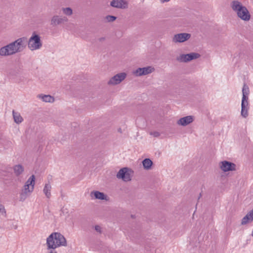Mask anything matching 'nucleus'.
Masks as SVG:
<instances>
[{"label": "nucleus", "mask_w": 253, "mask_h": 253, "mask_svg": "<svg viewBox=\"0 0 253 253\" xmlns=\"http://www.w3.org/2000/svg\"><path fill=\"white\" fill-rule=\"evenodd\" d=\"M46 249H56L60 247L67 246V240L65 236L60 232L51 233L46 239Z\"/></svg>", "instance_id": "1"}, {"label": "nucleus", "mask_w": 253, "mask_h": 253, "mask_svg": "<svg viewBox=\"0 0 253 253\" xmlns=\"http://www.w3.org/2000/svg\"><path fill=\"white\" fill-rule=\"evenodd\" d=\"M230 6L240 19L246 22L250 20L251 16L249 11L241 2L233 0L231 2Z\"/></svg>", "instance_id": "2"}, {"label": "nucleus", "mask_w": 253, "mask_h": 253, "mask_svg": "<svg viewBox=\"0 0 253 253\" xmlns=\"http://www.w3.org/2000/svg\"><path fill=\"white\" fill-rule=\"evenodd\" d=\"M36 184L34 175H31L24 183L20 193V200L25 201L33 192Z\"/></svg>", "instance_id": "3"}, {"label": "nucleus", "mask_w": 253, "mask_h": 253, "mask_svg": "<svg viewBox=\"0 0 253 253\" xmlns=\"http://www.w3.org/2000/svg\"><path fill=\"white\" fill-rule=\"evenodd\" d=\"M242 92L241 116L243 118H247L249 116L250 109L249 94L250 92L249 87L247 84H244Z\"/></svg>", "instance_id": "4"}, {"label": "nucleus", "mask_w": 253, "mask_h": 253, "mask_svg": "<svg viewBox=\"0 0 253 253\" xmlns=\"http://www.w3.org/2000/svg\"><path fill=\"white\" fill-rule=\"evenodd\" d=\"M27 45L28 49L31 51L41 49L42 47V37L37 32H33L28 39Z\"/></svg>", "instance_id": "5"}, {"label": "nucleus", "mask_w": 253, "mask_h": 253, "mask_svg": "<svg viewBox=\"0 0 253 253\" xmlns=\"http://www.w3.org/2000/svg\"><path fill=\"white\" fill-rule=\"evenodd\" d=\"M127 74L125 72H118L113 75L107 81V85L110 86H114L121 84L126 80Z\"/></svg>", "instance_id": "6"}, {"label": "nucleus", "mask_w": 253, "mask_h": 253, "mask_svg": "<svg viewBox=\"0 0 253 253\" xmlns=\"http://www.w3.org/2000/svg\"><path fill=\"white\" fill-rule=\"evenodd\" d=\"M26 41L25 37H21L9 43L15 54L22 52L25 49Z\"/></svg>", "instance_id": "7"}, {"label": "nucleus", "mask_w": 253, "mask_h": 253, "mask_svg": "<svg viewBox=\"0 0 253 253\" xmlns=\"http://www.w3.org/2000/svg\"><path fill=\"white\" fill-rule=\"evenodd\" d=\"M218 166L220 170L224 173H229L237 170L236 165L234 163L226 160L219 162Z\"/></svg>", "instance_id": "8"}, {"label": "nucleus", "mask_w": 253, "mask_h": 253, "mask_svg": "<svg viewBox=\"0 0 253 253\" xmlns=\"http://www.w3.org/2000/svg\"><path fill=\"white\" fill-rule=\"evenodd\" d=\"M133 175V171L127 168H123L118 172L117 178L125 182H128L131 180Z\"/></svg>", "instance_id": "9"}, {"label": "nucleus", "mask_w": 253, "mask_h": 253, "mask_svg": "<svg viewBox=\"0 0 253 253\" xmlns=\"http://www.w3.org/2000/svg\"><path fill=\"white\" fill-rule=\"evenodd\" d=\"M155 68L153 66H148L144 67H139L134 70L132 73L135 77L147 76L154 72Z\"/></svg>", "instance_id": "10"}, {"label": "nucleus", "mask_w": 253, "mask_h": 253, "mask_svg": "<svg viewBox=\"0 0 253 253\" xmlns=\"http://www.w3.org/2000/svg\"><path fill=\"white\" fill-rule=\"evenodd\" d=\"M68 21V19L65 16L54 15L50 19V25L52 27H56L63 25Z\"/></svg>", "instance_id": "11"}, {"label": "nucleus", "mask_w": 253, "mask_h": 253, "mask_svg": "<svg viewBox=\"0 0 253 253\" xmlns=\"http://www.w3.org/2000/svg\"><path fill=\"white\" fill-rule=\"evenodd\" d=\"M200 57V54L196 52H191L188 54H181L176 57L179 62L186 63L193 60L197 59Z\"/></svg>", "instance_id": "12"}, {"label": "nucleus", "mask_w": 253, "mask_h": 253, "mask_svg": "<svg viewBox=\"0 0 253 253\" xmlns=\"http://www.w3.org/2000/svg\"><path fill=\"white\" fill-rule=\"evenodd\" d=\"M191 37V35L188 33H180L173 35L172 42L174 43H183L188 41Z\"/></svg>", "instance_id": "13"}, {"label": "nucleus", "mask_w": 253, "mask_h": 253, "mask_svg": "<svg viewBox=\"0 0 253 253\" xmlns=\"http://www.w3.org/2000/svg\"><path fill=\"white\" fill-rule=\"evenodd\" d=\"M194 121V117L189 115L180 118L176 121V124L180 126H186L192 124Z\"/></svg>", "instance_id": "14"}, {"label": "nucleus", "mask_w": 253, "mask_h": 253, "mask_svg": "<svg viewBox=\"0 0 253 253\" xmlns=\"http://www.w3.org/2000/svg\"><path fill=\"white\" fill-rule=\"evenodd\" d=\"M90 195L92 199L104 200L105 201L109 200V197L107 195L99 191H93L91 192Z\"/></svg>", "instance_id": "15"}, {"label": "nucleus", "mask_w": 253, "mask_h": 253, "mask_svg": "<svg viewBox=\"0 0 253 253\" xmlns=\"http://www.w3.org/2000/svg\"><path fill=\"white\" fill-rule=\"evenodd\" d=\"M9 43L0 48V56L8 57L14 55Z\"/></svg>", "instance_id": "16"}, {"label": "nucleus", "mask_w": 253, "mask_h": 253, "mask_svg": "<svg viewBox=\"0 0 253 253\" xmlns=\"http://www.w3.org/2000/svg\"><path fill=\"white\" fill-rule=\"evenodd\" d=\"M110 5L111 6L118 8H126L127 7V3L124 0H113Z\"/></svg>", "instance_id": "17"}, {"label": "nucleus", "mask_w": 253, "mask_h": 253, "mask_svg": "<svg viewBox=\"0 0 253 253\" xmlns=\"http://www.w3.org/2000/svg\"><path fill=\"white\" fill-rule=\"evenodd\" d=\"M253 221V209L249 211L247 214L242 219L241 224L245 225Z\"/></svg>", "instance_id": "18"}, {"label": "nucleus", "mask_w": 253, "mask_h": 253, "mask_svg": "<svg viewBox=\"0 0 253 253\" xmlns=\"http://www.w3.org/2000/svg\"><path fill=\"white\" fill-rule=\"evenodd\" d=\"M37 98L46 103H53L55 101V98L50 95H45L40 94L37 95Z\"/></svg>", "instance_id": "19"}, {"label": "nucleus", "mask_w": 253, "mask_h": 253, "mask_svg": "<svg viewBox=\"0 0 253 253\" xmlns=\"http://www.w3.org/2000/svg\"><path fill=\"white\" fill-rule=\"evenodd\" d=\"M51 189L52 186L49 181L44 184L42 191L45 196L47 199H49L51 196Z\"/></svg>", "instance_id": "20"}, {"label": "nucleus", "mask_w": 253, "mask_h": 253, "mask_svg": "<svg viewBox=\"0 0 253 253\" xmlns=\"http://www.w3.org/2000/svg\"><path fill=\"white\" fill-rule=\"evenodd\" d=\"M13 170L16 176H19L23 173L24 167L21 164H17L13 166Z\"/></svg>", "instance_id": "21"}, {"label": "nucleus", "mask_w": 253, "mask_h": 253, "mask_svg": "<svg viewBox=\"0 0 253 253\" xmlns=\"http://www.w3.org/2000/svg\"><path fill=\"white\" fill-rule=\"evenodd\" d=\"M12 116L14 120V122L17 124L19 125L22 123L24 121L23 117L21 116V114L18 112L13 111Z\"/></svg>", "instance_id": "22"}, {"label": "nucleus", "mask_w": 253, "mask_h": 253, "mask_svg": "<svg viewBox=\"0 0 253 253\" xmlns=\"http://www.w3.org/2000/svg\"><path fill=\"white\" fill-rule=\"evenodd\" d=\"M144 169L146 170H149L151 169L153 162L149 158L144 159L142 162Z\"/></svg>", "instance_id": "23"}, {"label": "nucleus", "mask_w": 253, "mask_h": 253, "mask_svg": "<svg viewBox=\"0 0 253 253\" xmlns=\"http://www.w3.org/2000/svg\"><path fill=\"white\" fill-rule=\"evenodd\" d=\"M61 10L62 13L67 16H71L73 14V10L70 7H63L61 8Z\"/></svg>", "instance_id": "24"}, {"label": "nucleus", "mask_w": 253, "mask_h": 253, "mask_svg": "<svg viewBox=\"0 0 253 253\" xmlns=\"http://www.w3.org/2000/svg\"><path fill=\"white\" fill-rule=\"evenodd\" d=\"M116 17L114 16L108 15L105 17V19L108 22H113L116 19Z\"/></svg>", "instance_id": "25"}, {"label": "nucleus", "mask_w": 253, "mask_h": 253, "mask_svg": "<svg viewBox=\"0 0 253 253\" xmlns=\"http://www.w3.org/2000/svg\"><path fill=\"white\" fill-rule=\"evenodd\" d=\"M0 213L2 216H6V211L5 209V207L2 204H0Z\"/></svg>", "instance_id": "26"}, {"label": "nucleus", "mask_w": 253, "mask_h": 253, "mask_svg": "<svg viewBox=\"0 0 253 253\" xmlns=\"http://www.w3.org/2000/svg\"><path fill=\"white\" fill-rule=\"evenodd\" d=\"M94 229L99 233H101L102 232V228L99 225H95L94 226Z\"/></svg>", "instance_id": "27"}, {"label": "nucleus", "mask_w": 253, "mask_h": 253, "mask_svg": "<svg viewBox=\"0 0 253 253\" xmlns=\"http://www.w3.org/2000/svg\"><path fill=\"white\" fill-rule=\"evenodd\" d=\"M47 250L48 251V253H57L55 249H47Z\"/></svg>", "instance_id": "28"}, {"label": "nucleus", "mask_w": 253, "mask_h": 253, "mask_svg": "<svg viewBox=\"0 0 253 253\" xmlns=\"http://www.w3.org/2000/svg\"><path fill=\"white\" fill-rule=\"evenodd\" d=\"M170 0H160V1L161 3H166V2H168Z\"/></svg>", "instance_id": "29"}, {"label": "nucleus", "mask_w": 253, "mask_h": 253, "mask_svg": "<svg viewBox=\"0 0 253 253\" xmlns=\"http://www.w3.org/2000/svg\"><path fill=\"white\" fill-rule=\"evenodd\" d=\"M154 135L155 136H158L159 135V132H156L154 133Z\"/></svg>", "instance_id": "30"}, {"label": "nucleus", "mask_w": 253, "mask_h": 253, "mask_svg": "<svg viewBox=\"0 0 253 253\" xmlns=\"http://www.w3.org/2000/svg\"><path fill=\"white\" fill-rule=\"evenodd\" d=\"M251 235H252V237H253V230H252V231Z\"/></svg>", "instance_id": "31"}, {"label": "nucleus", "mask_w": 253, "mask_h": 253, "mask_svg": "<svg viewBox=\"0 0 253 253\" xmlns=\"http://www.w3.org/2000/svg\"><path fill=\"white\" fill-rule=\"evenodd\" d=\"M118 131H119V132H121V129L120 128V129L118 130Z\"/></svg>", "instance_id": "32"}]
</instances>
